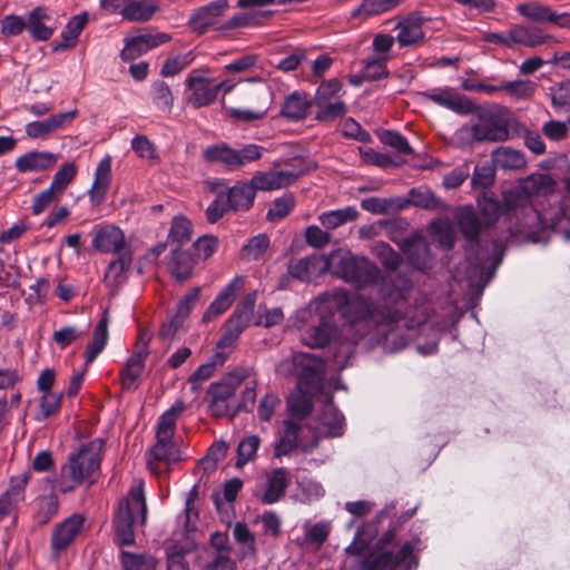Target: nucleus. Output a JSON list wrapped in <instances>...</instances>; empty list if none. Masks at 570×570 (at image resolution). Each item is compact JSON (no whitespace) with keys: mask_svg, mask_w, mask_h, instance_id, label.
I'll list each match as a JSON object with an SVG mask.
<instances>
[{"mask_svg":"<svg viewBox=\"0 0 570 570\" xmlns=\"http://www.w3.org/2000/svg\"><path fill=\"white\" fill-rule=\"evenodd\" d=\"M558 183L544 173H532L520 178L513 188L503 193V206L520 220L521 228H551L570 235V177L566 180V194L559 203L551 197Z\"/></svg>","mask_w":570,"mask_h":570,"instance_id":"f257e3e1","label":"nucleus"},{"mask_svg":"<svg viewBox=\"0 0 570 570\" xmlns=\"http://www.w3.org/2000/svg\"><path fill=\"white\" fill-rule=\"evenodd\" d=\"M345 301L341 292H326L311 302L299 316L301 342L312 348L326 346L336 333L332 318L337 306Z\"/></svg>","mask_w":570,"mask_h":570,"instance_id":"f03ea898","label":"nucleus"},{"mask_svg":"<svg viewBox=\"0 0 570 570\" xmlns=\"http://www.w3.org/2000/svg\"><path fill=\"white\" fill-rule=\"evenodd\" d=\"M185 409L184 402L177 401L159 417L156 430V443L149 450L147 459V465L155 474L160 472V463L169 464L180 460V451L174 441V434L176 422Z\"/></svg>","mask_w":570,"mask_h":570,"instance_id":"7ed1b4c3","label":"nucleus"},{"mask_svg":"<svg viewBox=\"0 0 570 570\" xmlns=\"http://www.w3.org/2000/svg\"><path fill=\"white\" fill-rule=\"evenodd\" d=\"M147 520V504L144 493L142 480H136L127 495L120 500L114 519L116 543L118 546H132L135 543L134 524L145 525Z\"/></svg>","mask_w":570,"mask_h":570,"instance_id":"20e7f679","label":"nucleus"},{"mask_svg":"<svg viewBox=\"0 0 570 570\" xmlns=\"http://www.w3.org/2000/svg\"><path fill=\"white\" fill-rule=\"evenodd\" d=\"M326 272L358 287L375 284L380 269L365 257H356L350 250L336 249L325 256Z\"/></svg>","mask_w":570,"mask_h":570,"instance_id":"39448f33","label":"nucleus"},{"mask_svg":"<svg viewBox=\"0 0 570 570\" xmlns=\"http://www.w3.org/2000/svg\"><path fill=\"white\" fill-rule=\"evenodd\" d=\"M99 451L100 446L90 442L69 454L68 462L61 468L60 473L59 488L62 492H70L95 478L100 468Z\"/></svg>","mask_w":570,"mask_h":570,"instance_id":"423d86ee","label":"nucleus"},{"mask_svg":"<svg viewBox=\"0 0 570 570\" xmlns=\"http://www.w3.org/2000/svg\"><path fill=\"white\" fill-rule=\"evenodd\" d=\"M244 380L245 375L243 373L232 372L210 385L208 390L209 410L214 416L235 414L239 410L242 404L237 401L235 393ZM254 400V389H246L243 406H246L247 401L253 404Z\"/></svg>","mask_w":570,"mask_h":570,"instance_id":"0eeeda50","label":"nucleus"},{"mask_svg":"<svg viewBox=\"0 0 570 570\" xmlns=\"http://www.w3.org/2000/svg\"><path fill=\"white\" fill-rule=\"evenodd\" d=\"M458 137L465 142L503 141L509 137V129L499 117L492 114H480L478 119L464 124L458 130Z\"/></svg>","mask_w":570,"mask_h":570,"instance_id":"6e6552de","label":"nucleus"},{"mask_svg":"<svg viewBox=\"0 0 570 570\" xmlns=\"http://www.w3.org/2000/svg\"><path fill=\"white\" fill-rule=\"evenodd\" d=\"M262 147L249 144L242 149H233L222 142L209 146L204 151V158L209 163L223 165L228 170H237L243 166L261 159Z\"/></svg>","mask_w":570,"mask_h":570,"instance_id":"1a4fd4ad","label":"nucleus"},{"mask_svg":"<svg viewBox=\"0 0 570 570\" xmlns=\"http://www.w3.org/2000/svg\"><path fill=\"white\" fill-rule=\"evenodd\" d=\"M417 541H406L396 552L375 548L361 562L362 570H395L402 563L411 564Z\"/></svg>","mask_w":570,"mask_h":570,"instance_id":"9d476101","label":"nucleus"},{"mask_svg":"<svg viewBox=\"0 0 570 570\" xmlns=\"http://www.w3.org/2000/svg\"><path fill=\"white\" fill-rule=\"evenodd\" d=\"M318 368L320 361L316 357L307 353H296L283 360L276 366V372L283 376L297 375V386L302 387L305 383H314Z\"/></svg>","mask_w":570,"mask_h":570,"instance_id":"9b49d317","label":"nucleus"},{"mask_svg":"<svg viewBox=\"0 0 570 570\" xmlns=\"http://www.w3.org/2000/svg\"><path fill=\"white\" fill-rule=\"evenodd\" d=\"M91 235L92 248L98 252L120 255L125 250H130L124 232L115 225H97L94 227Z\"/></svg>","mask_w":570,"mask_h":570,"instance_id":"f8f14e48","label":"nucleus"},{"mask_svg":"<svg viewBox=\"0 0 570 570\" xmlns=\"http://www.w3.org/2000/svg\"><path fill=\"white\" fill-rule=\"evenodd\" d=\"M207 69H193L186 78V86L190 90L187 104L193 108L212 105L216 99V89L210 78L206 77Z\"/></svg>","mask_w":570,"mask_h":570,"instance_id":"ddd939ff","label":"nucleus"},{"mask_svg":"<svg viewBox=\"0 0 570 570\" xmlns=\"http://www.w3.org/2000/svg\"><path fill=\"white\" fill-rule=\"evenodd\" d=\"M422 95L434 104L459 115L466 116L476 109V106L468 96L451 87L433 88Z\"/></svg>","mask_w":570,"mask_h":570,"instance_id":"4468645a","label":"nucleus"},{"mask_svg":"<svg viewBox=\"0 0 570 570\" xmlns=\"http://www.w3.org/2000/svg\"><path fill=\"white\" fill-rule=\"evenodd\" d=\"M148 343L149 337L147 334H141L136 345V351L127 360L120 372L124 389L135 390L138 387V381L145 368V361L149 355Z\"/></svg>","mask_w":570,"mask_h":570,"instance_id":"2eb2a0df","label":"nucleus"},{"mask_svg":"<svg viewBox=\"0 0 570 570\" xmlns=\"http://www.w3.org/2000/svg\"><path fill=\"white\" fill-rule=\"evenodd\" d=\"M82 527L83 518L79 514H73L53 528L51 534V549L53 558H60V556L80 534Z\"/></svg>","mask_w":570,"mask_h":570,"instance_id":"dca6fc26","label":"nucleus"},{"mask_svg":"<svg viewBox=\"0 0 570 570\" xmlns=\"http://www.w3.org/2000/svg\"><path fill=\"white\" fill-rule=\"evenodd\" d=\"M171 37L168 33L159 32V33H144L135 37L127 38L125 40V47L121 50V59L124 61H131L141 55L146 53L148 50L156 48L160 45L168 42Z\"/></svg>","mask_w":570,"mask_h":570,"instance_id":"f3484780","label":"nucleus"},{"mask_svg":"<svg viewBox=\"0 0 570 570\" xmlns=\"http://www.w3.org/2000/svg\"><path fill=\"white\" fill-rule=\"evenodd\" d=\"M227 0H215L206 6L198 8L189 18V28L199 33H205L212 26H214L218 18L227 10Z\"/></svg>","mask_w":570,"mask_h":570,"instance_id":"a211bd4d","label":"nucleus"},{"mask_svg":"<svg viewBox=\"0 0 570 570\" xmlns=\"http://www.w3.org/2000/svg\"><path fill=\"white\" fill-rule=\"evenodd\" d=\"M289 484V473L285 468H276L265 473L264 492L262 502L274 504L285 494Z\"/></svg>","mask_w":570,"mask_h":570,"instance_id":"6ab92c4d","label":"nucleus"},{"mask_svg":"<svg viewBox=\"0 0 570 570\" xmlns=\"http://www.w3.org/2000/svg\"><path fill=\"white\" fill-rule=\"evenodd\" d=\"M243 287L244 277L236 276L212 302L203 316V321L206 323L210 322L212 320L225 313L230 307L237 294L242 291Z\"/></svg>","mask_w":570,"mask_h":570,"instance_id":"aec40b11","label":"nucleus"},{"mask_svg":"<svg viewBox=\"0 0 570 570\" xmlns=\"http://www.w3.org/2000/svg\"><path fill=\"white\" fill-rule=\"evenodd\" d=\"M27 30L37 41L49 40L56 31L50 11L45 7H36L28 12Z\"/></svg>","mask_w":570,"mask_h":570,"instance_id":"412c9836","label":"nucleus"},{"mask_svg":"<svg viewBox=\"0 0 570 570\" xmlns=\"http://www.w3.org/2000/svg\"><path fill=\"white\" fill-rule=\"evenodd\" d=\"M77 115V110L59 112L50 116L47 119L32 121L26 126V134L28 137L37 139L49 136L50 134L62 129L66 125L70 124Z\"/></svg>","mask_w":570,"mask_h":570,"instance_id":"4be33fe9","label":"nucleus"},{"mask_svg":"<svg viewBox=\"0 0 570 570\" xmlns=\"http://www.w3.org/2000/svg\"><path fill=\"white\" fill-rule=\"evenodd\" d=\"M297 174L288 170L257 171L250 179L254 191H272L287 187L295 183Z\"/></svg>","mask_w":570,"mask_h":570,"instance_id":"5701e85b","label":"nucleus"},{"mask_svg":"<svg viewBox=\"0 0 570 570\" xmlns=\"http://www.w3.org/2000/svg\"><path fill=\"white\" fill-rule=\"evenodd\" d=\"M110 183L111 159L109 156H106L99 161L92 185L88 191L90 204L94 207H99L105 202Z\"/></svg>","mask_w":570,"mask_h":570,"instance_id":"b1692460","label":"nucleus"},{"mask_svg":"<svg viewBox=\"0 0 570 570\" xmlns=\"http://www.w3.org/2000/svg\"><path fill=\"white\" fill-rule=\"evenodd\" d=\"M58 163V155L51 151H28L16 159L14 166L20 173H38L53 168Z\"/></svg>","mask_w":570,"mask_h":570,"instance_id":"393cba45","label":"nucleus"},{"mask_svg":"<svg viewBox=\"0 0 570 570\" xmlns=\"http://www.w3.org/2000/svg\"><path fill=\"white\" fill-rule=\"evenodd\" d=\"M30 473L23 472L12 476L8 490L0 497V515L10 514L20 502L24 500L26 487L29 482Z\"/></svg>","mask_w":570,"mask_h":570,"instance_id":"a878e982","label":"nucleus"},{"mask_svg":"<svg viewBox=\"0 0 570 570\" xmlns=\"http://www.w3.org/2000/svg\"><path fill=\"white\" fill-rule=\"evenodd\" d=\"M334 292H341L346 297V301L337 306L336 311H342L343 316L347 321L354 323L365 320L374 314L375 307L370 298L361 295L350 297L343 289H335Z\"/></svg>","mask_w":570,"mask_h":570,"instance_id":"bb28decb","label":"nucleus"},{"mask_svg":"<svg viewBox=\"0 0 570 570\" xmlns=\"http://www.w3.org/2000/svg\"><path fill=\"white\" fill-rule=\"evenodd\" d=\"M324 273H326L325 256H306L288 265V274L304 282H309Z\"/></svg>","mask_w":570,"mask_h":570,"instance_id":"cd10ccee","label":"nucleus"},{"mask_svg":"<svg viewBox=\"0 0 570 570\" xmlns=\"http://www.w3.org/2000/svg\"><path fill=\"white\" fill-rule=\"evenodd\" d=\"M299 424L294 422L293 420H286L284 422L283 429L279 432V439L275 445V456L281 458L287 455L298 445H301L304 451H307L316 445V440L313 442L312 445L299 443Z\"/></svg>","mask_w":570,"mask_h":570,"instance_id":"c85d7f7f","label":"nucleus"},{"mask_svg":"<svg viewBox=\"0 0 570 570\" xmlns=\"http://www.w3.org/2000/svg\"><path fill=\"white\" fill-rule=\"evenodd\" d=\"M509 38L512 40V45L537 48L547 43L551 39V36L544 33L542 29L538 27L515 24L510 29Z\"/></svg>","mask_w":570,"mask_h":570,"instance_id":"c756f323","label":"nucleus"},{"mask_svg":"<svg viewBox=\"0 0 570 570\" xmlns=\"http://www.w3.org/2000/svg\"><path fill=\"white\" fill-rule=\"evenodd\" d=\"M423 21L422 16L412 13L397 23L399 33L396 40L401 47L415 45L424 38Z\"/></svg>","mask_w":570,"mask_h":570,"instance_id":"7c9ffc66","label":"nucleus"},{"mask_svg":"<svg viewBox=\"0 0 570 570\" xmlns=\"http://www.w3.org/2000/svg\"><path fill=\"white\" fill-rule=\"evenodd\" d=\"M88 22V13L81 12L73 16L61 31V41L53 47L55 51L72 49L80 33Z\"/></svg>","mask_w":570,"mask_h":570,"instance_id":"2f4dec72","label":"nucleus"},{"mask_svg":"<svg viewBox=\"0 0 570 570\" xmlns=\"http://www.w3.org/2000/svg\"><path fill=\"white\" fill-rule=\"evenodd\" d=\"M254 187L249 183H238L228 189L225 198L230 210H248L255 199Z\"/></svg>","mask_w":570,"mask_h":570,"instance_id":"473e14b6","label":"nucleus"},{"mask_svg":"<svg viewBox=\"0 0 570 570\" xmlns=\"http://www.w3.org/2000/svg\"><path fill=\"white\" fill-rule=\"evenodd\" d=\"M320 422L317 435L340 436L343 433L344 417L332 402L324 405Z\"/></svg>","mask_w":570,"mask_h":570,"instance_id":"72a5a7b5","label":"nucleus"},{"mask_svg":"<svg viewBox=\"0 0 570 570\" xmlns=\"http://www.w3.org/2000/svg\"><path fill=\"white\" fill-rule=\"evenodd\" d=\"M132 263L131 250L118 255V258L110 262L105 274V283L109 287H118L127 278V272Z\"/></svg>","mask_w":570,"mask_h":570,"instance_id":"f704fd0d","label":"nucleus"},{"mask_svg":"<svg viewBox=\"0 0 570 570\" xmlns=\"http://www.w3.org/2000/svg\"><path fill=\"white\" fill-rule=\"evenodd\" d=\"M409 203L415 207L433 212H443L448 208L439 197L424 186L410 190Z\"/></svg>","mask_w":570,"mask_h":570,"instance_id":"c9c22d12","label":"nucleus"},{"mask_svg":"<svg viewBox=\"0 0 570 570\" xmlns=\"http://www.w3.org/2000/svg\"><path fill=\"white\" fill-rule=\"evenodd\" d=\"M493 163L503 170H517L524 168L527 160L524 155L510 147H500L492 154Z\"/></svg>","mask_w":570,"mask_h":570,"instance_id":"e433bc0d","label":"nucleus"},{"mask_svg":"<svg viewBox=\"0 0 570 570\" xmlns=\"http://www.w3.org/2000/svg\"><path fill=\"white\" fill-rule=\"evenodd\" d=\"M197 262L196 257L187 250H173L170 263L171 275L178 281L189 278Z\"/></svg>","mask_w":570,"mask_h":570,"instance_id":"4c0bfd02","label":"nucleus"},{"mask_svg":"<svg viewBox=\"0 0 570 570\" xmlns=\"http://www.w3.org/2000/svg\"><path fill=\"white\" fill-rule=\"evenodd\" d=\"M403 0H363L362 3L351 12L354 19H366L390 11L401 4Z\"/></svg>","mask_w":570,"mask_h":570,"instance_id":"58836bf2","label":"nucleus"},{"mask_svg":"<svg viewBox=\"0 0 570 570\" xmlns=\"http://www.w3.org/2000/svg\"><path fill=\"white\" fill-rule=\"evenodd\" d=\"M158 10V6L150 0H128L124 8L122 18L129 21H148Z\"/></svg>","mask_w":570,"mask_h":570,"instance_id":"ea45409f","label":"nucleus"},{"mask_svg":"<svg viewBox=\"0 0 570 570\" xmlns=\"http://www.w3.org/2000/svg\"><path fill=\"white\" fill-rule=\"evenodd\" d=\"M108 323L107 312L104 313L101 320L97 324L91 342L87 345L86 363H91L105 348L108 341Z\"/></svg>","mask_w":570,"mask_h":570,"instance_id":"a19ab883","label":"nucleus"},{"mask_svg":"<svg viewBox=\"0 0 570 570\" xmlns=\"http://www.w3.org/2000/svg\"><path fill=\"white\" fill-rule=\"evenodd\" d=\"M309 106L306 94L295 91L286 98L282 115L291 120H302L306 117Z\"/></svg>","mask_w":570,"mask_h":570,"instance_id":"79ce46f5","label":"nucleus"},{"mask_svg":"<svg viewBox=\"0 0 570 570\" xmlns=\"http://www.w3.org/2000/svg\"><path fill=\"white\" fill-rule=\"evenodd\" d=\"M358 212L355 207L347 206L344 208L330 210L320 215L318 220L327 229H335L348 222L357 218Z\"/></svg>","mask_w":570,"mask_h":570,"instance_id":"37998d69","label":"nucleus"},{"mask_svg":"<svg viewBox=\"0 0 570 570\" xmlns=\"http://www.w3.org/2000/svg\"><path fill=\"white\" fill-rule=\"evenodd\" d=\"M515 9L523 18L539 23L550 22L553 11L550 7L538 1L519 3Z\"/></svg>","mask_w":570,"mask_h":570,"instance_id":"c03bdc74","label":"nucleus"},{"mask_svg":"<svg viewBox=\"0 0 570 570\" xmlns=\"http://www.w3.org/2000/svg\"><path fill=\"white\" fill-rule=\"evenodd\" d=\"M537 83L531 80L518 79L500 85V91H505L514 100H527L533 97Z\"/></svg>","mask_w":570,"mask_h":570,"instance_id":"a18cd8bd","label":"nucleus"},{"mask_svg":"<svg viewBox=\"0 0 570 570\" xmlns=\"http://www.w3.org/2000/svg\"><path fill=\"white\" fill-rule=\"evenodd\" d=\"M313 407L312 399L308 394V389H305L304 385L298 387V392L292 394L288 399V409L292 416L297 417L299 420L307 416Z\"/></svg>","mask_w":570,"mask_h":570,"instance_id":"49530a36","label":"nucleus"},{"mask_svg":"<svg viewBox=\"0 0 570 570\" xmlns=\"http://www.w3.org/2000/svg\"><path fill=\"white\" fill-rule=\"evenodd\" d=\"M315 105L316 119L321 121H332L346 112V105L342 99L318 100Z\"/></svg>","mask_w":570,"mask_h":570,"instance_id":"de8ad7c7","label":"nucleus"},{"mask_svg":"<svg viewBox=\"0 0 570 570\" xmlns=\"http://www.w3.org/2000/svg\"><path fill=\"white\" fill-rule=\"evenodd\" d=\"M59 501L57 495L51 492L48 495H43L38 501V510L35 513V521L38 524H47L58 512Z\"/></svg>","mask_w":570,"mask_h":570,"instance_id":"09e8293b","label":"nucleus"},{"mask_svg":"<svg viewBox=\"0 0 570 570\" xmlns=\"http://www.w3.org/2000/svg\"><path fill=\"white\" fill-rule=\"evenodd\" d=\"M153 104L164 112H170L174 105V96L170 87L164 81H156L150 90Z\"/></svg>","mask_w":570,"mask_h":570,"instance_id":"8fccbe9b","label":"nucleus"},{"mask_svg":"<svg viewBox=\"0 0 570 570\" xmlns=\"http://www.w3.org/2000/svg\"><path fill=\"white\" fill-rule=\"evenodd\" d=\"M77 174V166L75 163H65L53 175L52 181L49 187L58 193L60 196L63 195L67 187L72 183Z\"/></svg>","mask_w":570,"mask_h":570,"instance_id":"3c124183","label":"nucleus"},{"mask_svg":"<svg viewBox=\"0 0 570 570\" xmlns=\"http://www.w3.org/2000/svg\"><path fill=\"white\" fill-rule=\"evenodd\" d=\"M458 222L465 237L473 239L479 235L480 222L472 207H463L458 213Z\"/></svg>","mask_w":570,"mask_h":570,"instance_id":"603ef678","label":"nucleus"},{"mask_svg":"<svg viewBox=\"0 0 570 570\" xmlns=\"http://www.w3.org/2000/svg\"><path fill=\"white\" fill-rule=\"evenodd\" d=\"M261 445V439L257 435L244 438L237 446L236 468H242L253 461Z\"/></svg>","mask_w":570,"mask_h":570,"instance_id":"864d4df0","label":"nucleus"},{"mask_svg":"<svg viewBox=\"0 0 570 570\" xmlns=\"http://www.w3.org/2000/svg\"><path fill=\"white\" fill-rule=\"evenodd\" d=\"M386 62L384 57H368L363 61V78L368 81L386 78L389 76Z\"/></svg>","mask_w":570,"mask_h":570,"instance_id":"5fc2aeb1","label":"nucleus"},{"mask_svg":"<svg viewBox=\"0 0 570 570\" xmlns=\"http://www.w3.org/2000/svg\"><path fill=\"white\" fill-rule=\"evenodd\" d=\"M194 61L193 51L169 57L163 65L160 73L164 77H174L186 69Z\"/></svg>","mask_w":570,"mask_h":570,"instance_id":"6e6d98bb","label":"nucleus"},{"mask_svg":"<svg viewBox=\"0 0 570 570\" xmlns=\"http://www.w3.org/2000/svg\"><path fill=\"white\" fill-rule=\"evenodd\" d=\"M120 561L124 570H147L155 567V559L150 554L121 551Z\"/></svg>","mask_w":570,"mask_h":570,"instance_id":"4d7b16f0","label":"nucleus"},{"mask_svg":"<svg viewBox=\"0 0 570 570\" xmlns=\"http://www.w3.org/2000/svg\"><path fill=\"white\" fill-rule=\"evenodd\" d=\"M297 487L303 494V502H312L321 499L325 494V490L321 482L303 476L297 481Z\"/></svg>","mask_w":570,"mask_h":570,"instance_id":"13d9d810","label":"nucleus"},{"mask_svg":"<svg viewBox=\"0 0 570 570\" xmlns=\"http://www.w3.org/2000/svg\"><path fill=\"white\" fill-rule=\"evenodd\" d=\"M233 534L235 540L243 546L245 554L254 556L256 553L255 535L247 524L237 522L233 528Z\"/></svg>","mask_w":570,"mask_h":570,"instance_id":"bf43d9fd","label":"nucleus"},{"mask_svg":"<svg viewBox=\"0 0 570 570\" xmlns=\"http://www.w3.org/2000/svg\"><path fill=\"white\" fill-rule=\"evenodd\" d=\"M191 237V222L185 217H175L171 223L169 238L178 244L187 243Z\"/></svg>","mask_w":570,"mask_h":570,"instance_id":"052dcab7","label":"nucleus"},{"mask_svg":"<svg viewBox=\"0 0 570 570\" xmlns=\"http://www.w3.org/2000/svg\"><path fill=\"white\" fill-rule=\"evenodd\" d=\"M197 261L209 258L218 248V238L212 235L199 237L193 245Z\"/></svg>","mask_w":570,"mask_h":570,"instance_id":"680f3d73","label":"nucleus"},{"mask_svg":"<svg viewBox=\"0 0 570 570\" xmlns=\"http://www.w3.org/2000/svg\"><path fill=\"white\" fill-rule=\"evenodd\" d=\"M61 397V394L58 393H43L40 399V412L37 420H46L55 415L60 409Z\"/></svg>","mask_w":570,"mask_h":570,"instance_id":"e2e57ef3","label":"nucleus"},{"mask_svg":"<svg viewBox=\"0 0 570 570\" xmlns=\"http://www.w3.org/2000/svg\"><path fill=\"white\" fill-rule=\"evenodd\" d=\"M294 207V198L289 195H284L274 200L267 212V219L277 222L286 217Z\"/></svg>","mask_w":570,"mask_h":570,"instance_id":"0e129e2a","label":"nucleus"},{"mask_svg":"<svg viewBox=\"0 0 570 570\" xmlns=\"http://www.w3.org/2000/svg\"><path fill=\"white\" fill-rule=\"evenodd\" d=\"M550 91L554 108L570 109V79L551 87Z\"/></svg>","mask_w":570,"mask_h":570,"instance_id":"69168bd1","label":"nucleus"},{"mask_svg":"<svg viewBox=\"0 0 570 570\" xmlns=\"http://www.w3.org/2000/svg\"><path fill=\"white\" fill-rule=\"evenodd\" d=\"M269 239L266 235H257L253 237L247 245L244 246L243 253L248 259H258L267 250Z\"/></svg>","mask_w":570,"mask_h":570,"instance_id":"338daca9","label":"nucleus"},{"mask_svg":"<svg viewBox=\"0 0 570 570\" xmlns=\"http://www.w3.org/2000/svg\"><path fill=\"white\" fill-rule=\"evenodd\" d=\"M61 196L51 187L38 193L31 206L32 214L38 216L42 214L52 203L57 202Z\"/></svg>","mask_w":570,"mask_h":570,"instance_id":"774afa93","label":"nucleus"}]
</instances>
